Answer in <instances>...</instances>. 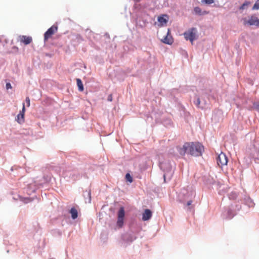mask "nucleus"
<instances>
[{"mask_svg": "<svg viewBox=\"0 0 259 259\" xmlns=\"http://www.w3.org/2000/svg\"><path fill=\"white\" fill-rule=\"evenodd\" d=\"M180 155L184 156L186 153L193 156H199L204 151V147L199 142H187L182 147H178Z\"/></svg>", "mask_w": 259, "mask_h": 259, "instance_id": "nucleus-1", "label": "nucleus"}, {"mask_svg": "<svg viewBox=\"0 0 259 259\" xmlns=\"http://www.w3.org/2000/svg\"><path fill=\"white\" fill-rule=\"evenodd\" d=\"M197 32V30L195 27H192L191 29H189L187 31L184 32V35L185 38L186 40H189L191 42H193V40L197 38L196 33Z\"/></svg>", "mask_w": 259, "mask_h": 259, "instance_id": "nucleus-2", "label": "nucleus"}, {"mask_svg": "<svg viewBox=\"0 0 259 259\" xmlns=\"http://www.w3.org/2000/svg\"><path fill=\"white\" fill-rule=\"evenodd\" d=\"M217 161L218 164L220 167H223L224 165H227L228 163V158L226 155L223 152H221L218 156L217 158Z\"/></svg>", "mask_w": 259, "mask_h": 259, "instance_id": "nucleus-3", "label": "nucleus"}, {"mask_svg": "<svg viewBox=\"0 0 259 259\" xmlns=\"http://www.w3.org/2000/svg\"><path fill=\"white\" fill-rule=\"evenodd\" d=\"M58 30V27L53 25L49 28L44 34V41L46 42L51 36L54 34Z\"/></svg>", "mask_w": 259, "mask_h": 259, "instance_id": "nucleus-4", "label": "nucleus"}, {"mask_svg": "<svg viewBox=\"0 0 259 259\" xmlns=\"http://www.w3.org/2000/svg\"><path fill=\"white\" fill-rule=\"evenodd\" d=\"M245 24L252 26H259V19L255 16H251L247 21H245Z\"/></svg>", "mask_w": 259, "mask_h": 259, "instance_id": "nucleus-5", "label": "nucleus"}, {"mask_svg": "<svg viewBox=\"0 0 259 259\" xmlns=\"http://www.w3.org/2000/svg\"><path fill=\"white\" fill-rule=\"evenodd\" d=\"M25 112V104L23 103V107L22 111H20V113L18 114L17 116L16 120L19 123H22L24 122V113Z\"/></svg>", "mask_w": 259, "mask_h": 259, "instance_id": "nucleus-6", "label": "nucleus"}, {"mask_svg": "<svg viewBox=\"0 0 259 259\" xmlns=\"http://www.w3.org/2000/svg\"><path fill=\"white\" fill-rule=\"evenodd\" d=\"M163 43L167 45H171L173 42V39L172 36L170 35V30H167L166 35L164 37L162 40Z\"/></svg>", "mask_w": 259, "mask_h": 259, "instance_id": "nucleus-7", "label": "nucleus"}, {"mask_svg": "<svg viewBox=\"0 0 259 259\" xmlns=\"http://www.w3.org/2000/svg\"><path fill=\"white\" fill-rule=\"evenodd\" d=\"M152 217V212L150 210L146 209L143 213L142 220L143 221H147Z\"/></svg>", "mask_w": 259, "mask_h": 259, "instance_id": "nucleus-8", "label": "nucleus"}, {"mask_svg": "<svg viewBox=\"0 0 259 259\" xmlns=\"http://www.w3.org/2000/svg\"><path fill=\"white\" fill-rule=\"evenodd\" d=\"M32 37L30 36L23 35L21 38V41L23 42L25 45L29 44L32 41Z\"/></svg>", "mask_w": 259, "mask_h": 259, "instance_id": "nucleus-9", "label": "nucleus"}, {"mask_svg": "<svg viewBox=\"0 0 259 259\" xmlns=\"http://www.w3.org/2000/svg\"><path fill=\"white\" fill-rule=\"evenodd\" d=\"M70 212L71 214V217L74 220L77 218V216H78L77 211L75 208H74V207L71 208L70 210Z\"/></svg>", "mask_w": 259, "mask_h": 259, "instance_id": "nucleus-10", "label": "nucleus"}, {"mask_svg": "<svg viewBox=\"0 0 259 259\" xmlns=\"http://www.w3.org/2000/svg\"><path fill=\"white\" fill-rule=\"evenodd\" d=\"M167 16L166 15L159 16L158 18V21L160 23H166L167 22Z\"/></svg>", "mask_w": 259, "mask_h": 259, "instance_id": "nucleus-11", "label": "nucleus"}, {"mask_svg": "<svg viewBox=\"0 0 259 259\" xmlns=\"http://www.w3.org/2000/svg\"><path fill=\"white\" fill-rule=\"evenodd\" d=\"M76 83H77V87L78 88V90L80 92L83 91V89H84L83 85V84L82 83L81 79H80L79 78H77L76 79Z\"/></svg>", "mask_w": 259, "mask_h": 259, "instance_id": "nucleus-12", "label": "nucleus"}, {"mask_svg": "<svg viewBox=\"0 0 259 259\" xmlns=\"http://www.w3.org/2000/svg\"><path fill=\"white\" fill-rule=\"evenodd\" d=\"M124 210L123 207H121L118 212V218H124Z\"/></svg>", "mask_w": 259, "mask_h": 259, "instance_id": "nucleus-13", "label": "nucleus"}, {"mask_svg": "<svg viewBox=\"0 0 259 259\" xmlns=\"http://www.w3.org/2000/svg\"><path fill=\"white\" fill-rule=\"evenodd\" d=\"M93 35H94V33L91 30H90L89 29H87L85 30V35L88 37V39H91Z\"/></svg>", "mask_w": 259, "mask_h": 259, "instance_id": "nucleus-14", "label": "nucleus"}, {"mask_svg": "<svg viewBox=\"0 0 259 259\" xmlns=\"http://www.w3.org/2000/svg\"><path fill=\"white\" fill-rule=\"evenodd\" d=\"M250 4V2L248 1H245L240 7V10H244L247 8L248 5Z\"/></svg>", "mask_w": 259, "mask_h": 259, "instance_id": "nucleus-15", "label": "nucleus"}, {"mask_svg": "<svg viewBox=\"0 0 259 259\" xmlns=\"http://www.w3.org/2000/svg\"><path fill=\"white\" fill-rule=\"evenodd\" d=\"M125 179L127 181L131 183H132L133 181V178L129 173L126 174Z\"/></svg>", "mask_w": 259, "mask_h": 259, "instance_id": "nucleus-16", "label": "nucleus"}, {"mask_svg": "<svg viewBox=\"0 0 259 259\" xmlns=\"http://www.w3.org/2000/svg\"><path fill=\"white\" fill-rule=\"evenodd\" d=\"M123 218L121 219V218H118V220H117V225L119 227H121L123 225Z\"/></svg>", "mask_w": 259, "mask_h": 259, "instance_id": "nucleus-17", "label": "nucleus"}, {"mask_svg": "<svg viewBox=\"0 0 259 259\" xmlns=\"http://www.w3.org/2000/svg\"><path fill=\"white\" fill-rule=\"evenodd\" d=\"M194 12H195V13L196 14H199V15H201V10L198 7H195L194 8Z\"/></svg>", "mask_w": 259, "mask_h": 259, "instance_id": "nucleus-18", "label": "nucleus"}, {"mask_svg": "<svg viewBox=\"0 0 259 259\" xmlns=\"http://www.w3.org/2000/svg\"><path fill=\"white\" fill-rule=\"evenodd\" d=\"M201 2L207 5H210L214 3V0H201Z\"/></svg>", "mask_w": 259, "mask_h": 259, "instance_id": "nucleus-19", "label": "nucleus"}, {"mask_svg": "<svg viewBox=\"0 0 259 259\" xmlns=\"http://www.w3.org/2000/svg\"><path fill=\"white\" fill-rule=\"evenodd\" d=\"M253 10H258L259 9V0H258L253 6Z\"/></svg>", "mask_w": 259, "mask_h": 259, "instance_id": "nucleus-20", "label": "nucleus"}, {"mask_svg": "<svg viewBox=\"0 0 259 259\" xmlns=\"http://www.w3.org/2000/svg\"><path fill=\"white\" fill-rule=\"evenodd\" d=\"M227 214H228V218L229 219H231L233 217V215L232 214V210L231 209H228L227 211Z\"/></svg>", "mask_w": 259, "mask_h": 259, "instance_id": "nucleus-21", "label": "nucleus"}, {"mask_svg": "<svg viewBox=\"0 0 259 259\" xmlns=\"http://www.w3.org/2000/svg\"><path fill=\"white\" fill-rule=\"evenodd\" d=\"M253 107L256 110L259 111V102L254 103Z\"/></svg>", "mask_w": 259, "mask_h": 259, "instance_id": "nucleus-22", "label": "nucleus"}, {"mask_svg": "<svg viewBox=\"0 0 259 259\" xmlns=\"http://www.w3.org/2000/svg\"><path fill=\"white\" fill-rule=\"evenodd\" d=\"M26 103L27 104V106L29 107L30 105V101L29 97H26L25 99Z\"/></svg>", "mask_w": 259, "mask_h": 259, "instance_id": "nucleus-23", "label": "nucleus"}, {"mask_svg": "<svg viewBox=\"0 0 259 259\" xmlns=\"http://www.w3.org/2000/svg\"><path fill=\"white\" fill-rule=\"evenodd\" d=\"M107 100L109 102H111L112 101V94H110L108 96V98H107Z\"/></svg>", "mask_w": 259, "mask_h": 259, "instance_id": "nucleus-24", "label": "nucleus"}, {"mask_svg": "<svg viewBox=\"0 0 259 259\" xmlns=\"http://www.w3.org/2000/svg\"><path fill=\"white\" fill-rule=\"evenodd\" d=\"M6 87L7 90L12 88V86L10 83H7Z\"/></svg>", "mask_w": 259, "mask_h": 259, "instance_id": "nucleus-25", "label": "nucleus"}, {"mask_svg": "<svg viewBox=\"0 0 259 259\" xmlns=\"http://www.w3.org/2000/svg\"><path fill=\"white\" fill-rule=\"evenodd\" d=\"M200 103V99L199 98H198L197 100V102L196 103V105L198 107H199Z\"/></svg>", "mask_w": 259, "mask_h": 259, "instance_id": "nucleus-26", "label": "nucleus"}, {"mask_svg": "<svg viewBox=\"0 0 259 259\" xmlns=\"http://www.w3.org/2000/svg\"><path fill=\"white\" fill-rule=\"evenodd\" d=\"M77 38H78L79 39H80L81 40H83V38H82V37L80 35H78L77 36Z\"/></svg>", "mask_w": 259, "mask_h": 259, "instance_id": "nucleus-27", "label": "nucleus"}, {"mask_svg": "<svg viewBox=\"0 0 259 259\" xmlns=\"http://www.w3.org/2000/svg\"><path fill=\"white\" fill-rule=\"evenodd\" d=\"M192 202V201H191V200L188 201V202H187V205H188V206H189V205H191Z\"/></svg>", "mask_w": 259, "mask_h": 259, "instance_id": "nucleus-28", "label": "nucleus"}]
</instances>
